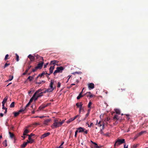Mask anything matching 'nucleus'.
<instances>
[{
	"label": "nucleus",
	"instance_id": "f257e3e1",
	"mask_svg": "<svg viewBox=\"0 0 148 148\" xmlns=\"http://www.w3.org/2000/svg\"><path fill=\"white\" fill-rule=\"evenodd\" d=\"M53 122V124L51 126V127L52 129H54L61 126L59 119H55Z\"/></svg>",
	"mask_w": 148,
	"mask_h": 148
},
{
	"label": "nucleus",
	"instance_id": "f03ea898",
	"mask_svg": "<svg viewBox=\"0 0 148 148\" xmlns=\"http://www.w3.org/2000/svg\"><path fill=\"white\" fill-rule=\"evenodd\" d=\"M125 142V140L124 139H119L118 138L115 142L114 145V147L115 148L116 145L118 146Z\"/></svg>",
	"mask_w": 148,
	"mask_h": 148
},
{
	"label": "nucleus",
	"instance_id": "7ed1b4c3",
	"mask_svg": "<svg viewBox=\"0 0 148 148\" xmlns=\"http://www.w3.org/2000/svg\"><path fill=\"white\" fill-rule=\"evenodd\" d=\"M44 64V62L43 61H40V62L38 63L37 66L36 67V69H41L43 66Z\"/></svg>",
	"mask_w": 148,
	"mask_h": 148
},
{
	"label": "nucleus",
	"instance_id": "20e7f679",
	"mask_svg": "<svg viewBox=\"0 0 148 148\" xmlns=\"http://www.w3.org/2000/svg\"><path fill=\"white\" fill-rule=\"evenodd\" d=\"M94 84L93 83H90L88 84V87L89 90H91L94 88Z\"/></svg>",
	"mask_w": 148,
	"mask_h": 148
},
{
	"label": "nucleus",
	"instance_id": "39448f33",
	"mask_svg": "<svg viewBox=\"0 0 148 148\" xmlns=\"http://www.w3.org/2000/svg\"><path fill=\"white\" fill-rule=\"evenodd\" d=\"M50 134V133L49 132H47L46 133H45L42 134L40 138L41 139H42L45 137H46L49 135Z\"/></svg>",
	"mask_w": 148,
	"mask_h": 148
},
{
	"label": "nucleus",
	"instance_id": "423d86ee",
	"mask_svg": "<svg viewBox=\"0 0 148 148\" xmlns=\"http://www.w3.org/2000/svg\"><path fill=\"white\" fill-rule=\"evenodd\" d=\"M77 130L79 132H82L84 131L85 130V129L81 127H80L77 128Z\"/></svg>",
	"mask_w": 148,
	"mask_h": 148
},
{
	"label": "nucleus",
	"instance_id": "0eeeda50",
	"mask_svg": "<svg viewBox=\"0 0 148 148\" xmlns=\"http://www.w3.org/2000/svg\"><path fill=\"white\" fill-rule=\"evenodd\" d=\"M59 62L57 60H54L51 61L50 63V64L51 65H53V66H54L56 65L57 63H58Z\"/></svg>",
	"mask_w": 148,
	"mask_h": 148
},
{
	"label": "nucleus",
	"instance_id": "6e6552de",
	"mask_svg": "<svg viewBox=\"0 0 148 148\" xmlns=\"http://www.w3.org/2000/svg\"><path fill=\"white\" fill-rule=\"evenodd\" d=\"M35 57H36V58L37 59H38L39 60H40V61H44L43 58L40 56H38V54L36 55L35 56Z\"/></svg>",
	"mask_w": 148,
	"mask_h": 148
},
{
	"label": "nucleus",
	"instance_id": "1a4fd4ad",
	"mask_svg": "<svg viewBox=\"0 0 148 148\" xmlns=\"http://www.w3.org/2000/svg\"><path fill=\"white\" fill-rule=\"evenodd\" d=\"M54 88H49L45 90L44 92V93H46L47 92H52L54 90Z\"/></svg>",
	"mask_w": 148,
	"mask_h": 148
},
{
	"label": "nucleus",
	"instance_id": "9d476101",
	"mask_svg": "<svg viewBox=\"0 0 148 148\" xmlns=\"http://www.w3.org/2000/svg\"><path fill=\"white\" fill-rule=\"evenodd\" d=\"M28 57L30 59L31 61H33L35 60V57L31 54H29Z\"/></svg>",
	"mask_w": 148,
	"mask_h": 148
},
{
	"label": "nucleus",
	"instance_id": "9b49d317",
	"mask_svg": "<svg viewBox=\"0 0 148 148\" xmlns=\"http://www.w3.org/2000/svg\"><path fill=\"white\" fill-rule=\"evenodd\" d=\"M56 69L59 72H62V71L64 69V68L62 66H60L57 67Z\"/></svg>",
	"mask_w": 148,
	"mask_h": 148
},
{
	"label": "nucleus",
	"instance_id": "f8f14e48",
	"mask_svg": "<svg viewBox=\"0 0 148 148\" xmlns=\"http://www.w3.org/2000/svg\"><path fill=\"white\" fill-rule=\"evenodd\" d=\"M51 119H47L45 120L43 124L48 125V123L51 121Z\"/></svg>",
	"mask_w": 148,
	"mask_h": 148
},
{
	"label": "nucleus",
	"instance_id": "ddd939ff",
	"mask_svg": "<svg viewBox=\"0 0 148 148\" xmlns=\"http://www.w3.org/2000/svg\"><path fill=\"white\" fill-rule=\"evenodd\" d=\"M55 67L54 66H51L49 69V73L50 74H51L53 72V71Z\"/></svg>",
	"mask_w": 148,
	"mask_h": 148
},
{
	"label": "nucleus",
	"instance_id": "4468645a",
	"mask_svg": "<svg viewBox=\"0 0 148 148\" xmlns=\"http://www.w3.org/2000/svg\"><path fill=\"white\" fill-rule=\"evenodd\" d=\"M8 97L6 96L5 98H4L2 102V104H5V103L8 100Z\"/></svg>",
	"mask_w": 148,
	"mask_h": 148
},
{
	"label": "nucleus",
	"instance_id": "2eb2a0df",
	"mask_svg": "<svg viewBox=\"0 0 148 148\" xmlns=\"http://www.w3.org/2000/svg\"><path fill=\"white\" fill-rule=\"evenodd\" d=\"M83 104L82 103V102L80 103H77L76 104V106L78 108H81V107H82Z\"/></svg>",
	"mask_w": 148,
	"mask_h": 148
},
{
	"label": "nucleus",
	"instance_id": "dca6fc26",
	"mask_svg": "<svg viewBox=\"0 0 148 148\" xmlns=\"http://www.w3.org/2000/svg\"><path fill=\"white\" fill-rule=\"evenodd\" d=\"M54 82V80L52 79L51 80V82L50 85V87L52 88H54L53 87V85Z\"/></svg>",
	"mask_w": 148,
	"mask_h": 148
},
{
	"label": "nucleus",
	"instance_id": "f3484780",
	"mask_svg": "<svg viewBox=\"0 0 148 148\" xmlns=\"http://www.w3.org/2000/svg\"><path fill=\"white\" fill-rule=\"evenodd\" d=\"M119 116L117 115H115L113 117V120H119Z\"/></svg>",
	"mask_w": 148,
	"mask_h": 148
},
{
	"label": "nucleus",
	"instance_id": "a211bd4d",
	"mask_svg": "<svg viewBox=\"0 0 148 148\" xmlns=\"http://www.w3.org/2000/svg\"><path fill=\"white\" fill-rule=\"evenodd\" d=\"M103 123H101V122L100 121L98 123V120H97V123L96 124V125H98L99 127H100L101 126H102Z\"/></svg>",
	"mask_w": 148,
	"mask_h": 148
},
{
	"label": "nucleus",
	"instance_id": "6ab92c4d",
	"mask_svg": "<svg viewBox=\"0 0 148 148\" xmlns=\"http://www.w3.org/2000/svg\"><path fill=\"white\" fill-rule=\"evenodd\" d=\"M73 120H74L73 119V118H71L66 121V123L69 124Z\"/></svg>",
	"mask_w": 148,
	"mask_h": 148
},
{
	"label": "nucleus",
	"instance_id": "aec40b11",
	"mask_svg": "<svg viewBox=\"0 0 148 148\" xmlns=\"http://www.w3.org/2000/svg\"><path fill=\"white\" fill-rule=\"evenodd\" d=\"M42 91V90L41 89H40L37 90L34 94V96H35V95H36L38 93L40 92H41Z\"/></svg>",
	"mask_w": 148,
	"mask_h": 148
},
{
	"label": "nucleus",
	"instance_id": "412c9836",
	"mask_svg": "<svg viewBox=\"0 0 148 148\" xmlns=\"http://www.w3.org/2000/svg\"><path fill=\"white\" fill-rule=\"evenodd\" d=\"M47 105L44 106H41L39 107V109L40 110H43L44 108H45V107H47Z\"/></svg>",
	"mask_w": 148,
	"mask_h": 148
},
{
	"label": "nucleus",
	"instance_id": "4be33fe9",
	"mask_svg": "<svg viewBox=\"0 0 148 148\" xmlns=\"http://www.w3.org/2000/svg\"><path fill=\"white\" fill-rule=\"evenodd\" d=\"M115 111L116 114H120V111L118 109H115Z\"/></svg>",
	"mask_w": 148,
	"mask_h": 148
},
{
	"label": "nucleus",
	"instance_id": "5701e85b",
	"mask_svg": "<svg viewBox=\"0 0 148 148\" xmlns=\"http://www.w3.org/2000/svg\"><path fill=\"white\" fill-rule=\"evenodd\" d=\"M13 114H14V116L15 117H16L17 116H18L19 114V113L18 112H14L13 113Z\"/></svg>",
	"mask_w": 148,
	"mask_h": 148
},
{
	"label": "nucleus",
	"instance_id": "b1692460",
	"mask_svg": "<svg viewBox=\"0 0 148 148\" xmlns=\"http://www.w3.org/2000/svg\"><path fill=\"white\" fill-rule=\"evenodd\" d=\"M9 134H10V137L11 138H12L13 137H14V134L13 133H12L11 132H9Z\"/></svg>",
	"mask_w": 148,
	"mask_h": 148
},
{
	"label": "nucleus",
	"instance_id": "393cba45",
	"mask_svg": "<svg viewBox=\"0 0 148 148\" xmlns=\"http://www.w3.org/2000/svg\"><path fill=\"white\" fill-rule=\"evenodd\" d=\"M27 145L26 143L25 142H24L23 144L21 145V147L22 148H24Z\"/></svg>",
	"mask_w": 148,
	"mask_h": 148
},
{
	"label": "nucleus",
	"instance_id": "a878e982",
	"mask_svg": "<svg viewBox=\"0 0 148 148\" xmlns=\"http://www.w3.org/2000/svg\"><path fill=\"white\" fill-rule=\"evenodd\" d=\"M13 78V76L11 75H10L9 76V79L7 80V82H8L9 81H10L12 80Z\"/></svg>",
	"mask_w": 148,
	"mask_h": 148
},
{
	"label": "nucleus",
	"instance_id": "bb28decb",
	"mask_svg": "<svg viewBox=\"0 0 148 148\" xmlns=\"http://www.w3.org/2000/svg\"><path fill=\"white\" fill-rule=\"evenodd\" d=\"M139 145V144L134 145L132 147V148H136Z\"/></svg>",
	"mask_w": 148,
	"mask_h": 148
},
{
	"label": "nucleus",
	"instance_id": "cd10ccee",
	"mask_svg": "<svg viewBox=\"0 0 148 148\" xmlns=\"http://www.w3.org/2000/svg\"><path fill=\"white\" fill-rule=\"evenodd\" d=\"M84 95H82L81 94H79V95L77 97V99H80L81 97H83Z\"/></svg>",
	"mask_w": 148,
	"mask_h": 148
},
{
	"label": "nucleus",
	"instance_id": "c85d7f7f",
	"mask_svg": "<svg viewBox=\"0 0 148 148\" xmlns=\"http://www.w3.org/2000/svg\"><path fill=\"white\" fill-rule=\"evenodd\" d=\"M89 114V112H88V113H87L86 114L85 118L84 119H82V120L83 121L85 120L86 119V118L88 116Z\"/></svg>",
	"mask_w": 148,
	"mask_h": 148
},
{
	"label": "nucleus",
	"instance_id": "c756f323",
	"mask_svg": "<svg viewBox=\"0 0 148 148\" xmlns=\"http://www.w3.org/2000/svg\"><path fill=\"white\" fill-rule=\"evenodd\" d=\"M34 77V76H29L28 77L27 79H29V81H32L33 80V79Z\"/></svg>",
	"mask_w": 148,
	"mask_h": 148
},
{
	"label": "nucleus",
	"instance_id": "7c9ffc66",
	"mask_svg": "<svg viewBox=\"0 0 148 148\" xmlns=\"http://www.w3.org/2000/svg\"><path fill=\"white\" fill-rule=\"evenodd\" d=\"M146 132V131H142L141 132H140L138 134V136H140L141 135L145 133Z\"/></svg>",
	"mask_w": 148,
	"mask_h": 148
},
{
	"label": "nucleus",
	"instance_id": "2f4dec72",
	"mask_svg": "<svg viewBox=\"0 0 148 148\" xmlns=\"http://www.w3.org/2000/svg\"><path fill=\"white\" fill-rule=\"evenodd\" d=\"M3 144L5 147H6L7 146V140H5L3 143Z\"/></svg>",
	"mask_w": 148,
	"mask_h": 148
},
{
	"label": "nucleus",
	"instance_id": "473e14b6",
	"mask_svg": "<svg viewBox=\"0 0 148 148\" xmlns=\"http://www.w3.org/2000/svg\"><path fill=\"white\" fill-rule=\"evenodd\" d=\"M26 110V109L25 108H23L22 109H21L18 112L19 113L21 112H22L25 111Z\"/></svg>",
	"mask_w": 148,
	"mask_h": 148
},
{
	"label": "nucleus",
	"instance_id": "72a5a7b5",
	"mask_svg": "<svg viewBox=\"0 0 148 148\" xmlns=\"http://www.w3.org/2000/svg\"><path fill=\"white\" fill-rule=\"evenodd\" d=\"M46 73L43 72H42L41 74H40L38 75V76L40 77H42L45 75Z\"/></svg>",
	"mask_w": 148,
	"mask_h": 148
},
{
	"label": "nucleus",
	"instance_id": "f704fd0d",
	"mask_svg": "<svg viewBox=\"0 0 148 148\" xmlns=\"http://www.w3.org/2000/svg\"><path fill=\"white\" fill-rule=\"evenodd\" d=\"M44 93L43 92H41L40 93L36 95L38 97V98L40 97L43 95L42 94Z\"/></svg>",
	"mask_w": 148,
	"mask_h": 148
},
{
	"label": "nucleus",
	"instance_id": "c9c22d12",
	"mask_svg": "<svg viewBox=\"0 0 148 148\" xmlns=\"http://www.w3.org/2000/svg\"><path fill=\"white\" fill-rule=\"evenodd\" d=\"M35 96H34V95L33 96H32V97L30 99V100L29 102V103H31L32 101L34 100V98Z\"/></svg>",
	"mask_w": 148,
	"mask_h": 148
},
{
	"label": "nucleus",
	"instance_id": "e433bc0d",
	"mask_svg": "<svg viewBox=\"0 0 148 148\" xmlns=\"http://www.w3.org/2000/svg\"><path fill=\"white\" fill-rule=\"evenodd\" d=\"M14 106V102H12L11 104L10 107V108H13Z\"/></svg>",
	"mask_w": 148,
	"mask_h": 148
},
{
	"label": "nucleus",
	"instance_id": "4c0bfd02",
	"mask_svg": "<svg viewBox=\"0 0 148 148\" xmlns=\"http://www.w3.org/2000/svg\"><path fill=\"white\" fill-rule=\"evenodd\" d=\"M92 104V103L91 101H90L88 105V107L90 108H91V105Z\"/></svg>",
	"mask_w": 148,
	"mask_h": 148
},
{
	"label": "nucleus",
	"instance_id": "58836bf2",
	"mask_svg": "<svg viewBox=\"0 0 148 148\" xmlns=\"http://www.w3.org/2000/svg\"><path fill=\"white\" fill-rule=\"evenodd\" d=\"M91 94V93L90 92H87L86 94H85L84 95H86L87 97H89V95Z\"/></svg>",
	"mask_w": 148,
	"mask_h": 148
},
{
	"label": "nucleus",
	"instance_id": "ea45409f",
	"mask_svg": "<svg viewBox=\"0 0 148 148\" xmlns=\"http://www.w3.org/2000/svg\"><path fill=\"white\" fill-rule=\"evenodd\" d=\"M28 139L29 141H32V143H33L34 142V140L32 139L31 137H30V136H28Z\"/></svg>",
	"mask_w": 148,
	"mask_h": 148
},
{
	"label": "nucleus",
	"instance_id": "a19ab883",
	"mask_svg": "<svg viewBox=\"0 0 148 148\" xmlns=\"http://www.w3.org/2000/svg\"><path fill=\"white\" fill-rule=\"evenodd\" d=\"M16 61H18L19 60V56H18V54H17L16 53Z\"/></svg>",
	"mask_w": 148,
	"mask_h": 148
},
{
	"label": "nucleus",
	"instance_id": "79ce46f5",
	"mask_svg": "<svg viewBox=\"0 0 148 148\" xmlns=\"http://www.w3.org/2000/svg\"><path fill=\"white\" fill-rule=\"evenodd\" d=\"M50 73L49 74V73H45V75H46V76L47 77V78L48 79H50V77H49V75H50Z\"/></svg>",
	"mask_w": 148,
	"mask_h": 148
},
{
	"label": "nucleus",
	"instance_id": "37998d69",
	"mask_svg": "<svg viewBox=\"0 0 148 148\" xmlns=\"http://www.w3.org/2000/svg\"><path fill=\"white\" fill-rule=\"evenodd\" d=\"M81 116L79 115H77L76 116H75L73 118V119L74 120H75V119H76L78 117L79 118Z\"/></svg>",
	"mask_w": 148,
	"mask_h": 148
},
{
	"label": "nucleus",
	"instance_id": "c03bdc74",
	"mask_svg": "<svg viewBox=\"0 0 148 148\" xmlns=\"http://www.w3.org/2000/svg\"><path fill=\"white\" fill-rule=\"evenodd\" d=\"M8 57H9V55L8 54H6L5 55V58H4V60H6L7 59H9Z\"/></svg>",
	"mask_w": 148,
	"mask_h": 148
},
{
	"label": "nucleus",
	"instance_id": "a18cd8bd",
	"mask_svg": "<svg viewBox=\"0 0 148 148\" xmlns=\"http://www.w3.org/2000/svg\"><path fill=\"white\" fill-rule=\"evenodd\" d=\"M10 65V64L6 63L4 66V68H6L7 66H9Z\"/></svg>",
	"mask_w": 148,
	"mask_h": 148
},
{
	"label": "nucleus",
	"instance_id": "49530a36",
	"mask_svg": "<svg viewBox=\"0 0 148 148\" xmlns=\"http://www.w3.org/2000/svg\"><path fill=\"white\" fill-rule=\"evenodd\" d=\"M60 120V122L61 125H62V124L64 122L65 120H63L61 121V120Z\"/></svg>",
	"mask_w": 148,
	"mask_h": 148
},
{
	"label": "nucleus",
	"instance_id": "de8ad7c7",
	"mask_svg": "<svg viewBox=\"0 0 148 148\" xmlns=\"http://www.w3.org/2000/svg\"><path fill=\"white\" fill-rule=\"evenodd\" d=\"M82 73L80 72H74L73 73V74L75 75L76 74H81Z\"/></svg>",
	"mask_w": 148,
	"mask_h": 148
},
{
	"label": "nucleus",
	"instance_id": "09e8293b",
	"mask_svg": "<svg viewBox=\"0 0 148 148\" xmlns=\"http://www.w3.org/2000/svg\"><path fill=\"white\" fill-rule=\"evenodd\" d=\"M32 67L31 66H29L27 68V69L26 70V72H27L29 70V69L31 68V67Z\"/></svg>",
	"mask_w": 148,
	"mask_h": 148
},
{
	"label": "nucleus",
	"instance_id": "8fccbe9b",
	"mask_svg": "<svg viewBox=\"0 0 148 148\" xmlns=\"http://www.w3.org/2000/svg\"><path fill=\"white\" fill-rule=\"evenodd\" d=\"M58 73L59 72H58L57 69H56V70H55V71H54L53 74L54 75H56V74Z\"/></svg>",
	"mask_w": 148,
	"mask_h": 148
},
{
	"label": "nucleus",
	"instance_id": "3c124183",
	"mask_svg": "<svg viewBox=\"0 0 148 148\" xmlns=\"http://www.w3.org/2000/svg\"><path fill=\"white\" fill-rule=\"evenodd\" d=\"M38 97L36 96V95H35V96L34 98V100L35 101H36L38 99Z\"/></svg>",
	"mask_w": 148,
	"mask_h": 148
},
{
	"label": "nucleus",
	"instance_id": "603ef678",
	"mask_svg": "<svg viewBox=\"0 0 148 148\" xmlns=\"http://www.w3.org/2000/svg\"><path fill=\"white\" fill-rule=\"evenodd\" d=\"M24 132L27 134L29 133V131L27 129H26L24 131Z\"/></svg>",
	"mask_w": 148,
	"mask_h": 148
},
{
	"label": "nucleus",
	"instance_id": "864d4df0",
	"mask_svg": "<svg viewBox=\"0 0 148 148\" xmlns=\"http://www.w3.org/2000/svg\"><path fill=\"white\" fill-rule=\"evenodd\" d=\"M78 131L77 130L75 132V137H76L77 136V133H78Z\"/></svg>",
	"mask_w": 148,
	"mask_h": 148
},
{
	"label": "nucleus",
	"instance_id": "5fc2aeb1",
	"mask_svg": "<svg viewBox=\"0 0 148 148\" xmlns=\"http://www.w3.org/2000/svg\"><path fill=\"white\" fill-rule=\"evenodd\" d=\"M32 141H31V140L29 141V140H27V142H25V143H26L27 144V143H30L31 144V143H32Z\"/></svg>",
	"mask_w": 148,
	"mask_h": 148
},
{
	"label": "nucleus",
	"instance_id": "6e6d98bb",
	"mask_svg": "<svg viewBox=\"0 0 148 148\" xmlns=\"http://www.w3.org/2000/svg\"><path fill=\"white\" fill-rule=\"evenodd\" d=\"M30 103H29V102L26 106H25V108L26 109V108L27 107H28L29 105H30Z\"/></svg>",
	"mask_w": 148,
	"mask_h": 148
},
{
	"label": "nucleus",
	"instance_id": "4d7b16f0",
	"mask_svg": "<svg viewBox=\"0 0 148 148\" xmlns=\"http://www.w3.org/2000/svg\"><path fill=\"white\" fill-rule=\"evenodd\" d=\"M35 135V134H32V133H31V134L30 135H28L27 136H30L31 137H32L33 136H34Z\"/></svg>",
	"mask_w": 148,
	"mask_h": 148
},
{
	"label": "nucleus",
	"instance_id": "13d9d810",
	"mask_svg": "<svg viewBox=\"0 0 148 148\" xmlns=\"http://www.w3.org/2000/svg\"><path fill=\"white\" fill-rule=\"evenodd\" d=\"M94 97H95V95L92 94H91L89 96V97H90V98H91Z\"/></svg>",
	"mask_w": 148,
	"mask_h": 148
},
{
	"label": "nucleus",
	"instance_id": "bf43d9fd",
	"mask_svg": "<svg viewBox=\"0 0 148 148\" xmlns=\"http://www.w3.org/2000/svg\"><path fill=\"white\" fill-rule=\"evenodd\" d=\"M60 86H61V83L59 82H58V84L57 87L58 88H59L60 87Z\"/></svg>",
	"mask_w": 148,
	"mask_h": 148
},
{
	"label": "nucleus",
	"instance_id": "052dcab7",
	"mask_svg": "<svg viewBox=\"0 0 148 148\" xmlns=\"http://www.w3.org/2000/svg\"><path fill=\"white\" fill-rule=\"evenodd\" d=\"M7 108H5V104H2V109L5 110L6 109H7Z\"/></svg>",
	"mask_w": 148,
	"mask_h": 148
},
{
	"label": "nucleus",
	"instance_id": "680f3d73",
	"mask_svg": "<svg viewBox=\"0 0 148 148\" xmlns=\"http://www.w3.org/2000/svg\"><path fill=\"white\" fill-rule=\"evenodd\" d=\"M93 125V123H91L90 124L88 125V127H90L91 126H92Z\"/></svg>",
	"mask_w": 148,
	"mask_h": 148
},
{
	"label": "nucleus",
	"instance_id": "e2e57ef3",
	"mask_svg": "<svg viewBox=\"0 0 148 148\" xmlns=\"http://www.w3.org/2000/svg\"><path fill=\"white\" fill-rule=\"evenodd\" d=\"M48 63H46V64H45L44 65V68H46L47 67V65L48 64Z\"/></svg>",
	"mask_w": 148,
	"mask_h": 148
},
{
	"label": "nucleus",
	"instance_id": "0e129e2a",
	"mask_svg": "<svg viewBox=\"0 0 148 148\" xmlns=\"http://www.w3.org/2000/svg\"><path fill=\"white\" fill-rule=\"evenodd\" d=\"M138 136V134H137L135 137L134 139H135L137 138L138 136Z\"/></svg>",
	"mask_w": 148,
	"mask_h": 148
},
{
	"label": "nucleus",
	"instance_id": "69168bd1",
	"mask_svg": "<svg viewBox=\"0 0 148 148\" xmlns=\"http://www.w3.org/2000/svg\"><path fill=\"white\" fill-rule=\"evenodd\" d=\"M37 69H36V67H35V68L34 69H32V72H35V71H36V70Z\"/></svg>",
	"mask_w": 148,
	"mask_h": 148
},
{
	"label": "nucleus",
	"instance_id": "338daca9",
	"mask_svg": "<svg viewBox=\"0 0 148 148\" xmlns=\"http://www.w3.org/2000/svg\"><path fill=\"white\" fill-rule=\"evenodd\" d=\"M88 131L87 130H85L84 132L85 134H87L88 133Z\"/></svg>",
	"mask_w": 148,
	"mask_h": 148
},
{
	"label": "nucleus",
	"instance_id": "774afa93",
	"mask_svg": "<svg viewBox=\"0 0 148 148\" xmlns=\"http://www.w3.org/2000/svg\"><path fill=\"white\" fill-rule=\"evenodd\" d=\"M82 110H83V109L82 108V107H81V108H79V113H80L81 112V111Z\"/></svg>",
	"mask_w": 148,
	"mask_h": 148
}]
</instances>
